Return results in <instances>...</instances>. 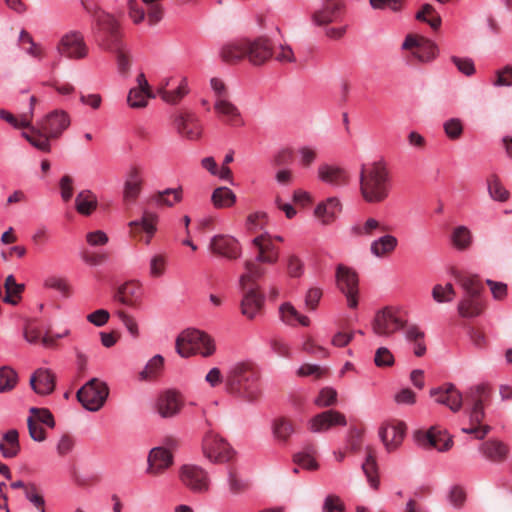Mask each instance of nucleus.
Masks as SVG:
<instances>
[{"label":"nucleus","mask_w":512,"mask_h":512,"mask_svg":"<svg viewBox=\"0 0 512 512\" xmlns=\"http://www.w3.org/2000/svg\"><path fill=\"white\" fill-rule=\"evenodd\" d=\"M404 328L407 340L415 345L414 354L417 357L423 356L426 352L424 332L416 325H407V320L399 310L386 307L376 313L372 322L373 332L383 337H390Z\"/></svg>","instance_id":"nucleus-1"},{"label":"nucleus","mask_w":512,"mask_h":512,"mask_svg":"<svg viewBox=\"0 0 512 512\" xmlns=\"http://www.w3.org/2000/svg\"><path fill=\"white\" fill-rule=\"evenodd\" d=\"M390 171L384 160L362 164L359 171V190L369 204L384 202L390 191Z\"/></svg>","instance_id":"nucleus-2"},{"label":"nucleus","mask_w":512,"mask_h":512,"mask_svg":"<svg viewBox=\"0 0 512 512\" xmlns=\"http://www.w3.org/2000/svg\"><path fill=\"white\" fill-rule=\"evenodd\" d=\"M259 371L250 362H240L230 368L225 376L227 391L246 402H256L261 396Z\"/></svg>","instance_id":"nucleus-3"},{"label":"nucleus","mask_w":512,"mask_h":512,"mask_svg":"<svg viewBox=\"0 0 512 512\" xmlns=\"http://www.w3.org/2000/svg\"><path fill=\"white\" fill-rule=\"evenodd\" d=\"M252 244L257 249V254L255 258H249L243 262V282L262 279L266 273L263 264H275L279 259V250L272 242L271 235L261 234L252 240Z\"/></svg>","instance_id":"nucleus-4"},{"label":"nucleus","mask_w":512,"mask_h":512,"mask_svg":"<svg viewBox=\"0 0 512 512\" xmlns=\"http://www.w3.org/2000/svg\"><path fill=\"white\" fill-rule=\"evenodd\" d=\"M489 398V390L484 385L471 388L465 397L466 405L469 407L470 427L463 428L467 434H473L476 439H483L491 430L489 425H481L484 417V403Z\"/></svg>","instance_id":"nucleus-5"},{"label":"nucleus","mask_w":512,"mask_h":512,"mask_svg":"<svg viewBox=\"0 0 512 512\" xmlns=\"http://www.w3.org/2000/svg\"><path fill=\"white\" fill-rule=\"evenodd\" d=\"M176 351L182 357H189L196 352L204 357H209L215 352V344L205 332L187 329L177 337Z\"/></svg>","instance_id":"nucleus-6"},{"label":"nucleus","mask_w":512,"mask_h":512,"mask_svg":"<svg viewBox=\"0 0 512 512\" xmlns=\"http://www.w3.org/2000/svg\"><path fill=\"white\" fill-rule=\"evenodd\" d=\"M92 32L98 46L106 51H114L122 46L120 25L109 13L101 12L96 16Z\"/></svg>","instance_id":"nucleus-7"},{"label":"nucleus","mask_w":512,"mask_h":512,"mask_svg":"<svg viewBox=\"0 0 512 512\" xmlns=\"http://www.w3.org/2000/svg\"><path fill=\"white\" fill-rule=\"evenodd\" d=\"M201 449L204 457L216 464L230 462L235 454L230 444L211 430L204 434Z\"/></svg>","instance_id":"nucleus-8"},{"label":"nucleus","mask_w":512,"mask_h":512,"mask_svg":"<svg viewBox=\"0 0 512 512\" xmlns=\"http://www.w3.org/2000/svg\"><path fill=\"white\" fill-rule=\"evenodd\" d=\"M109 388L105 382L92 378L76 394L78 401L89 411H98L105 404Z\"/></svg>","instance_id":"nucleus-9"},{"label":"nucleus","mask_w":512,"mask_h":512,"mask_svg":"<svg viewBox=\"0 0 512 512\" xmlns=\"http://www.w3.org/2000/svg\"><path fill=\"white\" fill-rule=\"evenodd\" d=\"M336 285L339 291L345 296L347 306L355 309L359 303V277L357 272L344 264L336 267Z\"/></svg>","instance_id":"nucleus-10"},{"label":"nucleus","mask_w":512,"mask_h":512,"mask_svg":"<svg viewBox=\"0 0 512 512\" xmlns=\"http://www.w3.org/2000/svg\"><path fill=\"white\" fill-rule=\"evenodd\" d=\"M260 279H253L250 281H242V274L239 277V287L243 292V297L240 303L241 313L248 319H254L262 310L264 299L259 292L258 281Z\"/></svg>","instance_id":"nucleus-11"},{"label":"nucleus","mask_w":512,"mask_h":512,"mask_svg":"<svg viewBox=\"0 0 512 512\" xmlns=\"http://www.w3.org/2000/svg\"><path fill=\"white\" fill-rule=\"evenodd\" d=\"M56 50L60 56L72 60L83 59L88 55V47L80 32L71 31L61 37Z\"/></svg>","instance_id":"nucleus-12"},{"label":"nucleus","mask_w":512,"mask_h":512,"mask_svg":"<svg viewBox=\"0 0 512 512\" xmlns=\"http://www.w3.org/2000/svg\"><path fill=\"white\" fill-rule=\"evenodd\" d=\"M402 48L410 51L412 57L419 63H428L436 58V45L422 36L409 35L402 44Z\"/></svg>","instance_id":"nucleus-13"},{"label":"nucleus","mask_w":512,"mask_h":512,"mask_svg":"<svg viewBox=\"0 0 512 512\" xmlns=\"http://www.w3.org/2000/svg\"><path fill=\"white\" fill-rule=\"evenodd\" d=\"M182 483L194 492H206L209 489L207 472L196 465H183L180 470Z\"/></svg>","instance_id":"nucleus-14"},{"label":"nucleus","mask_w":512,"mask_h":512,"mask_svg":"<svg viewBox=\"0 0 512 512\" xmlns=\"http://www.w3.org/2000/svg\"><path fill=\"white\" fill-rule=\"evenodd\" d=\"M158 216L150 211L145 210L140 220L131 221L128 225L130 228V235L138 240L143 241L145 244H150L157 228L156 224Z\"/></svg>","instance_id":"nucleus-15"},{"label":"nucleus","mask_w":512,"mask_h":512,"mask_svg":"<svg viewBox=\"0 0 512 512\" xmlns=\"http://www.w3.org/2000/svg\"><path fill=\"white\" fill-rule=\"evenodd\" d=\"M174 126L182 137L195 141L202 135V125L199 118L191 112H181L174 117Z\"/></svg>","instance_id":"nucleus-16"},{"label":"nucleus","mask_w":512,"mask_h":512,"mask_svg":"<svg viewBox=\"0 0 512 512\" xmlns=\"http://www.w3.org/2000/svg\"><path fill=\"white\" fill-rule=\"evenodd\" d=\"M345 11L343 0H323L322 7L316 10L312 19L318 26L329 25L338 22Z\"/></svg>","instance_id":"nucleus-17"},{"label":"nucleus","mask_w":512,"mask_h":512,"mask_svg":"<svg viewBox=\"0 0 512 512\" xmlns=\"http://www.w3.org/2000/svg\"><path fill=\"white\" fill-rule=\"evenodd\" d=\"M212 253L223 256L229 260H236L241 256L242 248L240 243L229 235H216L209 244Z\"/></svg>","instance_id":"nucleus-18"},{"label":"nucleus","mask_w":512,"mask_h":512,"mask_svg":"<svg viewBox=\"0 0 512 512\" xmlns=\"http://www.w3.org/2000/svg\"><path fill=\"white\" fill-rule=\"evenodd\" d=\"M417 442L426 448H435L446 452L453 446V440L446 433L432 427L428 431H418L415 434Z\"/></svg>","instance_id":"nucleus-19"},{"label":"nucleus","mask_w":512,"mask_h":512,"mask_svg":"<svg viewBox=\"0 0 512 512\" xmlns=\"http://www.w3.org/2000/svg\"><path fill=\"white\" fill-rule=\"evenodd\" d=\"M430 396L439 404L446 405L453 412H458L463 405V396L451 383L430 390Z\"/></svg>","instance_id":"nucleus-20"},{"label":"nucleus","mask_w":512,"mask_h":512,"mask_svg":"<svg viewBox=\"0 0 512 512\" xmlns=\"http://www.w3.org/2000/svg\"><path fill=\"white\" fill-rule=\"evenodd\" d=\"M346 424V417L343 413L337 410H327L310 419L309 429L314 433H322L334 426H345Z\"/></svg>","instance_id":"nucleus-21"},{"label":"nucleus","mask_w":512,"mask_h":512,"mask_svg":"<svg viewBox=\"0 0 512 512\" xmlns=\"http://www.w3.org/2000/svg\"><path fill=\"white\" fill-rule=\"evenodd\" d=\"M48 133V137L57 139L70 125L69 115L62 110H55L37 122Z\"/></svg>","instance_id":"nucleus-22"},{"label":"nucleus","mask_w":512,"mask_h":512,"mask_svg":"<svg viewBox=\"0 0 512 512\" xmlns=\"http://www.w3.org/2000/svg\"><path fill=\"white\" fill-rule=\"evenodd\" d=\"M246 44L248 46L246 58L253 65H262L272 57V45L268 38L246 39Z\"/></svg>","instance_id":"nucleus-23"},{"label":"nucleus","mask_w":512,"mask_h":512,"mask_svg":"<svg viewBox=\"0 0 512 512\" xmlns=\"http://www.w3.org/2000/svg\"><path fill=\"white\" fill-rule=\"evenodd\" d=\"M183 406V398L179 392L168 390L162 393L157 401V411L163 418L178 414Z\"/></svg>","instance_id":"nucleus-24"},{"label":"nucleus","mask_w":512,"mask_h":512,"mask_svg":"<svg viewBox=\"0 0 512 512\" xmlns=\"http://www.w3.org/2000/svg\"><path fill=\"white\" fill-rule=\"evenodd\" d=\"M318 177L321 181L335 187L345 186L350 181V175L344 168L329 164L319 166Z\"/></svg>","instance_id":"nucleus-25"},{"label":"nucleus","mask_w":512,"mask_h":512,"mask_svg":"<svg viewBox=\"0 0 512 512\" xmlns=\"http://www.w3.org/2000/svg\"><path fill=\"white\" fill-rule=\"evenodd\" d=\"M406 432V425L403 422H392L383 427L380 437L388 451L397 449L402 443Z\"/></svg>","instance_id":"nucleus-26"},{"label":"nucleus","mask_w":512,"mask_h":512,"mask_svg":"<svg viewBox=\"0 0 512 512\" xmlns=\"http://www.w3.org/2000/svg\"><path fill=\"white\" fill-rule=\"evenodd\" d=\"M214 109L227 125L232 127H241L244 125V120L239 109L230 102L229 99L216 100Z\"/></svg>","instance_id":"nucleus-27"},{"label":"nucleus","mask_w":512,"mask_h":512,"mask_svg":"<svg viewBox=\"0 0 512 512\" xmlns=\"http://www.w3.org/2000/svg\"><path fill=\"white\" fill-rule=\"evenodd\" d=\"M30 386L39 395H48L55 389V376L47 369H37L30 378Z\"/></svg>","instance_id":"nucleus-28"},{"label":"nucleus","mask_w":512,"mask_h":512,"mask_svg":"<svg viewBox=\"0 0 512 512\" xmlns=\"http://www.w3.org/2000/svg\"><path fill=\"white\" fill-rule=\"evenodd\" d=\"M183 200V187L167 188L157 191L149 198V202L158 207L171 208Z\"/></svg>","instance_id":"nucleus-29"},{"label":"nucleus","mask_w":512,"mask_h":512,"mask_svg":"<svg viewBox=\"0 0 512 512\" xmlns=\"http://www.w3.org/2000/svg\"><path fill=\"white\" fill-rule=\"evenodd\" d=\"M172 461V455L168 450L162 447L153 448L148 456L147 471L150 474L159 475L172 464Z\"/></svg>","instance_id":"nucleus-30"},{"label":"nucleus","mask_w":512,"mask_h":512,"mask_svg":"<svg viewBox=\"0 0 512 512\" xmlns=\"http://www.w3.org/2000/svg\"><path fill=\"white\" fill-rule=\"evenodd\" d=\"M248 46L246 39H239L225 44L220 51L221 59L230 64L246 58Z\"/></svg>","instance_id":"nucleus-31"},{"label":"nucleus","mask_w":512,"mask_h":512,"mask_svg":"<svg viewBox=\"0 0 512 512\" xmlns=\"http://www.w3.org/2000/svg\"><path fill=\"white\" fill-rule=\"evenodd\" d=\"M26 129H28L29 132H22L21 135L23 138L38 150L50 152L51 146L49 141L53 138L48 137V133H46L40 125H32V123H30V127H27Z\"/></svg>","instance_id":"nucleus-32"},{"label":"nucleus","mask_w":512,"mask_h":512,"mask_svg":"<svg viewBox=\"0 0 512 512\" xmlns=\"http://www.w3.org/2000/svg\"><path fill=\"white\" fill-rule=\"evenodd\" d=\"M389 229L376 218L369 217L364 221L354 223L350 227V234L353 237H372L376 231L387 232Z\"/></svg>","instance_id":"nucleus-33"},{"label":"nucleus","mask_w":512,"mask_h":512,"mask_svg":"<svg viewBox=\"0 0 512 512\" xmlns=\"http://www.w3.org/2000/svg\"><path fill=\"white\" fill-rule=\"evenodd\" d=\"M140 286L136 282H127L120 286L115 294V300L129 307H137L140 303Z\"/></svg>","instance_id":"nucleus-34"},{"label":"nucleus","mask_w":512,"mask_h":512,"mask_svg":"<svg viewBox=\"0 0 512 512\" xmlns=\"http://www.w3.org/2000/svg\"><path fill=\"white\" fill-rule=\"evenodd\" d=\"M340 211V201L337 198L332 197L317 205L315 215L322 224L328 225L336 219L337 214L340 213Z\"/></svg>","instance_id":"nucleus-35"},{"label":"nucleus","mask_w":512,"mask_h":512,"mask_svg":"<svg viewBox=\"0 0 512 512\" xmlns=\"http://www.w3.org/2000/svg\"><path fill=\"white\" fill-rule=\"evenodd\" d=\"M398 246V239L390 234H385L370 244V252L377 258H385L391 255Z\"/></svg>","instance_id":"nucleus-36"},{"label":"nucleus","mask_w":512,"mask_h":512,"mask_svg":"<svg viewBox=\"0 0 512 512\" xmlns=\"http://www.w3.org/2000/svg\"><path fill=\"white\" fill-rule=\"evenodd\" d=\"M482 454L490 461L499 463L504 461L508 455L507 446L498 440L484 442L480 448Z\"/></svg>","instance_id":"nucleus-37"},{"label":"nucleus","mask_w":512,"mask_h":512,"mask_svg":"<svg viewBox=\"0 0 512 512\" xmlns=\"http://www.w3.org/2000/svg\"><path fill=\"white\" fill-rule=\"evenodd\" d=\"M479 297L465 295L458 304L459 315L464 318L479 316L484 310V305Z\"/></svg>","instance_id":"nucleus-38"},{"label":"nucleus","mask_w":512,"mask_h":512,"mask_svg":"<svg viewBox=\"0 0 512 512\" xmlns=\"http://www.w3.org/2000/svg\"><path fill=\"white\" fill-rule=\"evenodd\" d=\"M21 450L19 433L16 429L8 430L0 441V451L5 458L16 457Z\"/></svg>","instance_id":"nucleus-39"},{"label":"nucleus","mask_w":512,"mask_h":512,"mask_svg":"<svg viewBox=\"0 0 512 512\" xmlns=\"http://www.w3.org/2000/svg\"><path fill=\"white\" fill-rule=\"evenodd\" d=\"M97 206V197L91 190H82L75 198V209L81 215H91Z\"/></svg>","instance_id":"nucleus-40"},{"label":"nucleus","mask_w":512,"mask_h":512,"mask_svg":"<svg viewBox=\"0 0 512 512\" xmlns=\"http://www.w3.org/2000/svg\"><path fill=\"white\" fill-rule=\"evenodd\" d=\"M362 469L371 487L377 489L379 486L378 466L376 462V450L373 447H366V459Z\"/></svg>","instance_id":"nucleus-41"},{"label":"nucleus","mask_w":512,"mask_h":512,"mask_svg":"<svg viewBox=\"0 0 512 512\" xmlns=\"http://www.w3.org/2000/svg\"><path fill=\"white\" fill-rule=\"evenodd\" d=\"M295 430V423L290 418L278 417L273 421V435L275 439L281 443H287Z\"/></svg>","instance_id":"nucleus-42"},{"label":"nucleus","mask_w":512,"mask_h":512,"mask_svg":"<svg viewBox=\"0 0 512 512\" xmlns=\"http://www.w3.org/2000/svg\"><path fill=\"white\" fill-rule=\"evenodd\" d=\"M281 320L290 326L299 323L302 326H309L310 320L307 316L300 314L290 303H284L279 308Z\"/></svg>","instance_id":"nucleus-43"},{"label":"nucleus","mask_w":512,"mask_h":512,"mask_svg":"<svg viewBox=\"0 0 512 512\" xmlns=\"http://www.w3.org/2000/svg\"><path fill=\"white\" fill-rule=\"evenodd\" d=\"M211 202L217 209L228 208L235 204L236 195L228 187H218L211 195Z\"/></svg>","instance_id":"nucleus-44"},{"label":"nucleus","mask_w":512,"mask_h":512,"mask_svg":"<svg viewBox=\"0 0 512 512\" xmlns=\"http://www.w3.org/2000/svg\"><path fill=\"white\" fill-rule=\"evenodd\" d=\"M457 282L465 291V295L480 296L483 286L476 275L457 274L455 275Z\"/></svg>","instance_id":"nucleus-45"},{"label":"nucleus","mask_w":512,"mask_h":512,"mask_svg":"<svg viewBox=\"0 0 512 512\" xmlns=\"http://www.w3.org/2000/svg\"><path fill=\"white\" fill-rule=\"evenodd\" d=\"M4 288L5 296L3 301L11 305L18 304L24 291V285L16 283L14 276L9 275L5 279Z\"/></svg>","instance_id":"nucleus-46"},{"label":"nucleus","mask_w":512,"mask_h":512,"mask_svg":"<svg viewBox=\"0 0 512 512\" xmlns=\"http://www.w3.org/2000/svg\"><path fill=\"white\" fill-rule=\"evenodd\" d=\"M189 92L188 82L186 78L181 80V83L175 90H167L164 88H158V94L165 102L175 105L179 103L185 95Z\"/></svg>","instance_id":"nucleus-47"},{"label":"nucleus","mask_w":512,"mask_h":512,"mask_svg":"<svg viewBox=\"0 0 512 512\" xmlns=\"http://www.w3.org/2000/svg\"><path fill=\"white\" fill-rule=\"evenodd\" d=\"M19 43L22 49L30 56L39 60L45 56L44 48L40 44L34 42L32 36L26 30H22L20 32Z\"/></svg>","instance_id":"nucleus-48"},{"label":"nucleus","mask_w":512,"mask_h":512,"mask_svg":"<svg viewBox=\"0 0 512 512\" xmlns=\"http://www.w3.org/2000/svg\"><path fill=\"white\" fill-rule=\"evenodd\" d=\"M0 118L16 129H26L27 127H30V123H32V112H26L19 116H15L11 112L1 109Z\"/></svg>","instance_id":"nucleus-49"},{"label":"nucleus","mask_w":512,"mask_h":512,"mask_svg":"<svg viewBox=\"0 0 512 512\" xmlns=\"http://www.w3.org/2000/svg\"><path fill=\"white\" fill-rule=\"evenodd\" d=\"M164 366V358L161 355L153 356L144 369L140 372L142 380H153L159 376Z\"/></svg>","instance_id":"nucleus-50"},{"label":"nucleus","mask_w":512,"mask_h":512,"mask_svg":"<svg viewBox=\"0 0 512 512\" xmlns=\"http://www.w3.org/2000/svg\"><path fill=\"white\" fill-rule=\"evenodd\" d=\"M18 383V375L8 366L0 367V393L11 392Z\"/></svg>","instance_id":"nucleus-51"},{"label":"nucleus","mask_w":512,"mask_h":512,"mask_svg":"<svg viewBox=\"0 0 512 512\" xmlns=\"http://www.w3.org/2000/svg\"><path fill=\"white\" fill-rule=\"evenodd\" d=\"M149 98H154V95L151 91H146L140 88H132L128 93L127 102L131 108H144L147 106Z\"/></svg>","instance_id":"nucleus-52"},{"label":"nucleus","mask_w":512,"mask_h":512,"mask_svg":"<svg viewBox=\"0 0 512 512\" xmlns=\"http://www.w3.org/2000/svg\"><path fill=\"white\" fill-rule=\"evenodd\" d=\"M315 448L313 446L306 447L303 451L294 455L293 461L308 470H316L318 464L314 458Z\"/></svg>","instance_id":"nucleus-53"},{"label":"nucleus","mask_w":512,"mask_h":512,"mask_svg":"<svg viewBox=\"0 0 512 512\" xmlns=\"http://www.w3.org/2000/svg\"><path fill=\"white\" fill-rule=\"evenodd\" d=\"M452 243L459 250L467 249L472 243V234L465 226H458L453 230Z\"/></svg>","instance_id":"nucleus-54"},{"label":"nucleus","mask_w":512,"mask_h":512,"mask_svg":"<svg viewBox=\"0 0 512 512\" xmlns=\"http://www.w3.org/2000/svg\"><path fill=\"white\" fill-rule=\"evenodd\" d=\"M416 18L428 23L434 30L438 29L441 25L440 16L430 4L423 5L422 9L416 14Z\"/></svg>","instance_id":"nucleus-55"},{"label":"nucleus","mask_w":512,"mask_h":512,"mask_svg":"<svg viewBox=\"0 0 512 512\" xmlns=\"http://www.w3.org/2000/svg\"><path fill=\"white\" fill-rule=\"evenodd\" d=\"M455 296V290L451 283L437 284L432 289V297L437 303L451 302Z\"/></svg>","instance_id":"nucleus-56"},{"label":"nucleus","mask_w":512,"mask_h":512,"mask_svg":"<svg viewBox=\"0 0 512 512\" xmlns=\"http://www.w3.org/2000/svg\"><path fill=\"white\" fill-rule=\"evenodd\" d=\"M25 496L39 512H45V500L34 483L27 484V487H25Z\"/></svg>","instance_id":"nucleus-57"},{"label":"nucleus","mask_w":512,"mask_h":512,"mask_svg":"<svg viewBox=\"0 0 512 512\" xmlns=\"http://www.w3.org/2000/svg\"><path fill=\"white\" fill-rule=\"evenodd\" d=\"M490 196L497 201L505 202L509 198V192L502 186L499 179L493 176L488 182Z\"/></svg>","instance_id":"nucleus-58"},{"label":"nucleus","mask_w":512,"mask_h":512,"mask_svg":"<svg viewBox=\"0 0 512 512\" xmlns=\"http://www.w3.org/2000/svg\"><path fill=\"white\" fill-rule=\"evenodd\" d=\"M337 402V391L331 387H325L320 390L314 403L320 408L329 407Z\"/></svg>","instance_id":"nucleus-59"},{"label":"nucleus","mask_w":512,"mask_h":512,"mask_svg":"<svg viewBox=\"0 0 512 512\" xmlns=\"http://www.w3.org/2000/svg\"><path fill=\"white\" fill-rule=\"evenodd\" d=\"M29 412L30 416L28 418H34L39 424H44L50 428L55 426L54 417L48 409L32 407Z\"/></svg>","instance_id":"nucleus-60"},{"label":"nucleus","mask_w":512,"mask_h":512,"mask_svg":"<svg viewBox=\"0 0 512 512\" xmlns=\"http://www.w3.org/2000/svg\"><path fill=\"white\" fill-rule=\"evenodd\" d=\"M44 286L46 288L57 290L65 297L70 295V286L68 282L62 277L49 276L44 280Z\"/></svg>","instance_id":"nucleus-61"},{"label":"nucleus","mask_w":512,"mask_h":512,"mask_svg":"<svg viewBox=\"0 0 512 512\" xmlns=\"http://www.w3.org/2000/svg\"><path fill=\"white\" fill-rule=\"evenodd\" d=\"M395 359L392 352L387 347H379L375 351L374 364L379 368L391 367Z\"/></svg>","instance_id":"nucleus-62"},{"label":"nucleus","mask_w":512,"mask_h":512,"mask_svg":"<svg viewBox=\"0 0 512 512\" xmlns=\"http://www.w3.org/2000/svg\"><path fill=\"white\" fill-rule=\"evenodd\" d=\"M228 485L230 492L234 495L241 494L248 488V483L242 480L232 468L228 472Z\"/></svg>","instance_id":"nucleus-63"},{"label":"nucleus","mask_w":512,"mask_h":512,"mask_svg":"<svg viewBox=\"0 0 512 512\" xmlns=\"http://www.w3.org/2000/svg\"><path fill=\"white\" fill-rule=\"evenodd\" d=\"M447 137L451 140H457L463 133L462 122L457 118L447 120L443 125Z\"/></svg>","instance_id":"nucleus-64"}]
</instances>
